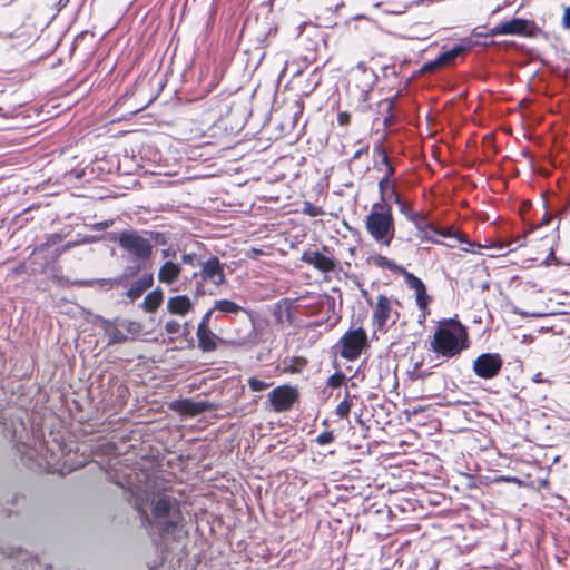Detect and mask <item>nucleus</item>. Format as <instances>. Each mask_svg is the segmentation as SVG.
Listing matches in <instances>:
<instances>
[{"instance_id":"1","label":"nucleus","mask_w":570,"mask_h":570,"mask_svg":"<svg viewBox=\"0 0 570 570\" xmlns=\"http://www.w3.org/2000/svg\"><path fill=\"white\" fill-rule=\"evenodd\" d=\"M141 522L150 534L160 539H179L185 524L180 501L169 494L155 495L150 502V513L141 511Z\"/></svg>"},{"instance_id":"2","label":"nucleus","mask_w":570,"mask_h":570,"mask_svg":"<svg viewBox=\"0 0 570 570\" xmlns=\"http://www.w3.org/2000/svg\"><path fill=\"white\" fill-rule=\"evenodd\" d=\"M6 430L27 468L47 471L53 469L57 463L56 455L46 443L38 441L36 435L29 432L22 420L12 421L11 429Z\"/></svg>"},{"instance_id":"3","label":"nucleus","mask_w":570,"mask_h":570,"mask_svg":"<svg viewBox=\"0 0 570 570\" xmlns=\"http://www.w3.org/2000/svg\"><path fill=\"white\" fill-rule=\"evenodd\" d=\"M466 341V332L460 323L453 318H444L438 324L430 342V351L438 357L449 360L459 356L468 347Z\"/></svg>"},{"instance_id":"4","label":"nucleus","mask_w":570,"mask_h":570,"mask_svg":"<svg viewBox=\"0 0 570 570\" xmlns=\"http://www.w3.org/2000/svg\"><path fill=\"white\" fill-rule=\"evenodd\" d=\"M368 235L381 246L389 247L395 236V223L392 207L387 202H376L365 217Z\"/></svg>"},{"instance_id":"5","label":"nucleus","mask_w":570,"mask_h":570,"mask_svg":"<svg viewBox=\"0 0 570 570\" xmlns=\"http://www.w3.org/2000/svg\"><path fill=\"white\" fill-rule=\"evenodd\" d=\"M118 245L127 252L136 263H146L153 256L151 246L144 230H121L118 235Z\"/></svg>"},{"instance_id":"6","label":"nucleus","mask_w":570,"mask_h":570,"mask_svg":"<svg viewBox=\"0 0 570 570\" xmlns=\"http://www.w3.org/2000/svg\"><path fill=\"white\" fill-rule=\"evenodd\" d=\"M214 309L229 316V315H237L239 312H243L246 314L249 323H250V330L248 333L240 335L237 334V336L230 341V344L234 346H244V345H255L257 344V330H256V318L255 314L250 309H246L243 306L238 305L237 303L230 301V299H217L214 302Z\"/></svg>"},{"instance_id":"7","label":"nucleus","mask_w":570,"mask_h":570,"mask_svg":"<svg viewBox=\"0 0 570 570\" xmlns=\"http://www.w3.org/2000/svg\"><path fill=\"white\" fill-rule=\"evenodd\" d=\"M367 346V334L362 327L351 328L333 346L336 354L347 361L357 360L364 347Z\"/></svg>"},{"instance_id":"8","label":"nucleus","mask_w":570,"mask_h":570,"mask_svg":"<svg viewBox=\"0 0 570 570\" xmlns=\"http://www.w3.org/2000/svg\"><path fill=\"white\" fill-rule=\"evenodd\" d=\"M415 218L416 220H413L412 223L416 227L419 232L417 237L422 242L443 244L442 242L433 237V235H440L446 238H455L461 244H471L466 235L453 233L450 228H439L434 224L430 223L422 213H420Z\"/></svg>"},{"instance_id":"9","label":"nucleus","mask_w":570,"mask_h":570,"mask_svg":"<svg viewBox=\"0 0 570 570\" xmlns=\"http://www.w3.org/2000/svg\"><path fill=\"white\" fill-rule=\"evenodd\" d=\"M224 266L217 256H210L202 262L200 269L193 274V277L199 278L197 282V289L199 291L205 284H213L220 286L226 283Z\"/></svg>"},{"instance_id":"10","label":"nucleus","mask_w":570,"mask_h":570,"mask_svg":"<svg viewBox=\"0 0 570 570\" xmlns=\"http://www.w3.org/2000/svg\"><path fill=\"white\" fill-rule=\"evenodd\" d=\"M538 31V27L534 21L513 18L508 21L500 22L492 27L484 36L495 37L499 35H511V36H534Z\"/></svg>"},{"instance_id":"11","label":"nucleus","mask_w":570,"mask_h":570,"mask_svg":"<svg viewBox=\"0 0 570 570\" xmlns=\"http://www.w3.org/2000/svg\"><path fill=\"white\" fill-rule=\"evenodd\" d=\"M145 263H137L135 266H128L125 269L124 274H121L117 277H114V278L80 279V281H75L73 285L79 286V287H83V286L97 287V288H101V289H104V288L110 289L114 287H126L128 279L137 276L138 273L140 272V269L144 267L142 266Z\"/></svg>"},{"instance_id":"12","label":"nucleus","mask_w":570,"mask_h":570,"mask_svg":"<svg viewBox=\"0 0 570 570\" xmlns=\"http://www.w3.org/2000/svg\"><path fill=\"white\" fill-rule=\"evenodd\" d=\"M503 366V360L499 353H482L473 362V372L485 380L498 376Z\"/></svg>"},{"instance_id":"13","label":"nucleus","mask_w":570,"mask_h":570,"mask_svg":"<svg viewBox=\"0 0 570 570\" xmlns=\"http://www.w3.org/2000/svg\"><path fill=\"white\" fill-rule=\"evenodd\" d=\"M297 389L291 385H281L268 393V401L275 412H286L298 401Z\"/></svg>"},{"instance_id":"14","label":"nucleus","mask_w":570,"mask_h":570,"mask_svg":"<svg viewBox=\"0 0 570 570\" xmlns=\"http://www.w3.org/2000/svg\"><path fill=\"white\" fill-rule=\"evenodd\" d=\"M217 409L218 404L205 400L194 401L193 399H179L170 403V410L185 417H194Z\"/></svg>"},{"instance_id":"15","label":"nucleus","mask_w":570,"mask_h":570,"mask_svg":"<svg viewBox=\"0 0 570 570\" xmlns=\"http://www.w3.org/2000/svg\"><path fill=\"white\" fill-rule=\"evenodd\" d=\"M301 261L322 273L334 272L338 266V262L334 257H328L318 250H304Z\"/></svg>"},{"instance_id":"16","label":"nucleus","mask_w":570,"mask_h":570,"mask_svg":"<svg viewBox=\"0 0 570 570\" xmlns=\"http://www.w3.org/2000/svg\"><path fill=\"white\" fill-rule=\"evenodd\" d=\"M392 314L391 301L385 295H380L373 311V318L379 330H383L386 326L389 320L392 318Z\"/></svg>"},{"instance_id":"17","label":"nucleus","mask_w":570,"mask_h":570,"mask_svg":"<svg viewBox=\"0 0 570 570\" xmlns=\"http://www.w3.org/2000/svg\"><path fill=\"white\" fill-rule=\"evenodd\" d=\"M196 335L198 348L204 353L214 352L217 348V341H222L209 327L204 325L197 326Z\"/></svg>"},{"instance_id":"18","label":"nucleus","mask_w":570,"mask_h":570,"mask_svg":"<svg viewBox=\"0 0 570 570\" xmlns=\"http://www.w3.org/2000/svg\"><path fill=\"white\" fill-rule=\"evenodd\" d=\"M154 285L153 273H145L140 278L134 282V284L127 289L126 296L131 302L138 299L145 291Z\"/></svg>"},{"instance_id":"19","label":"nucleus","mask_w":570,"mask_h":570,"mask_svg":"<svg viewBox=\"0 0 570 570\" xmlns=\"http://www.w3.org/2000/svg\"><path fill=\"white\" fill-rule=\"evenodd\" d=\"M193 309V303L187 295L173 296L167 301V311L174 315L184 316Z\"/></svg>"},{"instance_id":"20","label":"nucleus","mask_w":570,"mask_h":570,"mask_svg":"<svg viewBox=\"0 0 570 570\" xmlns=\"http://www.w3.org/2000/svg\"><path fill=\"white\" fill-rule=\"evenodd\" d=\"M180 272L181 267L179 264L167 261L158 271V279L160 283L173 284L178 279Z\"/></svg>"},{"instance_id":"21","label":"nucleus","mask_w":570,"mask_h":570,"mask_svg":"<svg viewBox=\"0 0 570 570\" xmlns=\"http://www.w3.org/2000/svg\"><path fill=\"white\" fill-rule=\"evenodd\" d=\"M273 316L277 324L292 323L294 317L292 302L288 298L277 302L273 309Z\"/></svg>"},{"instance_id":"22","label":"nucleus","mask_w":570,"mask_h":570,"mask_svg":"<svg viewBox=\"0 0 570 570\" xmlns=\"http://www.w3.org/2000/svg\"><path fill=\"white\" fill-rule=\"evenodd\" d=\"M468 50H469L468 46L455 45L453 48L441 52L439 55V57L442 61L443 67L449 68V67L455 66L458 58L463 56L464 53H466Z\"/></svg>"},{"instance_id":"23","label":"nucleus","mask_w":570,"mask_h":570,"mask_svg":"<svg viewBox=\"0 0 570 570\" xmlns=\"http://www.w3.org/2000/svg\"><path fill=\"white\" fill-rule=\"evenodd\" d=\"M164 299V293L160 288H156L155 291L148 293L142 303L140 304L141 308L147 313H154L160 306Z\"/></svg>"},{"instance_id":"24","label":"nucleus","mask_w":570,"mask_h":570,"mask_svg":"<svg viewBox=\"0 0 570 570\" xmlns=\"http://www.w3.org/2000/svg\"><path fill=\"white\" fill-rule=\"evenodd\" d=\"M368 261L376 267L389 269L395 274H401L404 272V267L396 264L393 259L387 258L386 256L375 254L370 256Z\"/></svg>"},{"instance_id":"25","label":"nucleus","mask_w":570,"mask_h":570,"mask_svg":"<svg viewBox=\"0 0 570 570\" xmlns=\"http://www.w3.org/2000/svg\"><path fill=\"white\" fill-rule=\"evenodd\" d=\"M229 95L219 94L218 96L212 97L208 99L207 104H209V109L212 111H216L218 116H223L227 114L230 109L229 104Z\"/></svg>"},{"instance_id":"26","label":"nucleus","mask_w":570,"mask_h":570,"mask_svg":"<svg viewBox=\"0 0 570 570\" xmlns=\"http://www.w3.org/2000/svg\"><path fill=\"white\" fill-rule=\"evenodd\" d=\"M395 97L385 98L379 102L380 112L385 115L383 118V125L385 128H390L395 122V117L392 114L394 108Z\"/></svg>"},{"instance_id":"27","label":"nucleus","mask_w":570,"mask_h":570,"mask_svg":"<svg viewBox=\"0 0 570 570\" xmlns=\"http://www.w3.org/2000/svg\"><path fill=\"white\" fill-rule=\"evenodd\" d=\"M400 275L403 276L406 286L410 289H413L415 293L425 288V284L423 283V281L415 276L413 273L406 271L405 268L404 272H401Z\"/></svg>"},{"instance_id":"28","label":"nucleus","mask_w":570,"mask_h":570,"mask_svg":"<svg viewBox=\"0 0 570 570\" xmlns=\"http://www.w3.org/2000/svg\"><path fill=\"white\" fill-rule=\"evenodd\" d=\"M415 302L419 309L423 312V318H426V315L430 313L429 304L431 303V297L426 292V287L415 293Z\"/></svg>"},{"instance_id":"29","label":"nucleus","mask_w":570,"mask_h":570,"mask_svg":"<svg viewBox=\"0 0 570 570\" xmlns=\"http://www.w3.org/2000/svg\"><path fill=\"white\" fill-rule=\"evenodd\" d=\"M442 69L445 68L443 67L442 61L438 56L435 59L423 63L422 67L416 71V75L423 76L425 73H435Z\"/></svg>"},{"instance_id":"30","label":"nucleus","mask_w":570,"mask_h":570,"mask_svg":"<svg viewBox=\"0 0 570 570\" xmlns=\"http://www.w3.org/2000/svg\"><path fill=\"white\" fill-rule=\"evenodd\" d=\"M358 69L362 70L363 78L368 81L367 89H362V97L365 100L372 90L373 85L376 81V75L373 70L365 68L362 63L358 65Z\"/></svg>"},{"instance_id":"31","label":"nucleus","mask_w":570,"mask_h":570,"mask_svg":"<svg viewBox=\"0 0 570 570\" xmlns=\"http://www.w3.org/2000/svg\"><path fill=\"white\" fill-rule=\"evenodd\" d=\"M147 240L151 246V250L155 245H165L167 243V237L164 233L155 232V230H144Z\"/></svg>"},{"instance_id":"32","label":"nucleus","mask_w":570,"mask_h":570,"mask_svg":"<svg viewBox=\"0 0 570 570\" xmlns=\"http://www.w3.org/2000/svg\"><path fill=\"white\" fill-rule=\"evenodd\" d=\"M326 384L332 389H337L347 384V377L343 372L336 371L327 379Z\"/></svg>"},{"instance_id":"33","label":"nucleus","mask_w":570,"mask_h":570,"mask_svg":"<svg viewBox=\"0 0 570 570\" xmlns=\"http://www.w3.org/2000/svg\"><path fill=\"white\" fill-rule=\"evenodd\" d=\"M391 178L392 177L383 176L379 180V184H377L379 193H380V200L379 202H386V196L385 195L387 193V189H391L392 188V183H394Z\"/></svg>"},{"instance_id":"34","label":"nucleus","mask_w":570,"mask_h":570,"mask_svg":"<svg viewBox=\"0 0 570 570\" xmlns=\"http://www.w3.org/2000/svg\"><path fill=\"white\" fill-rule=\"evenodd\" d=\"M399 206L400 213H402L410 222L416 220V216L420 213L413 210L412 205L410 203L404 202L403 199L396 204Z\"/></svg>"},{"instance_id":"35","label":"nucleus","mask_w":570,"mask_h":570,"mask_svg":"<svg viewBox=\"0 0 570 570\" xmlns=\"http://www.w3.org/2000/svg\"><path fill=\"white\" fill-rule=\"evenodd\" d=\"M63 240V236L59 233H52L47 235L45 243H42L38 249L45 250L51 246L58 245Z\"/></svg>"},{"instance_id":"36","label":"nucleus","mask_w":570,"mask_h":570,"mask_svg":"<svg viewBox=\"0 0 570 570\" xmlns=\"http://www.w3.org/2000/svg\"><path fill=\"white\" fill-rule=\"evenodd\" d=\"M88 462V459L86 456H81V459H79L78 461H75L69 458V454L66 455L65 460H63V468L68 469V471H72V470H77V469H80L82 466H85Z\"/></svg>"},{"instance_id":"37","label":"nucleus","mask_w":570,"mask_h":570,"mask_svg":"<svg viewBox=\"0 0 570 570\" xmlns=\"http://www.w3.org/2000/svg\"><path fill=\"white\" fill-rule=\"evenodd\" d=\"M352 406L353 403H350L347 400L341 401L335 409V415L340 419H347Z\"/></svg>"},{"instance_id":"38","label":"nucleus","mask_w":570,"mask_h":570,"mask_svg":"<svg viewBox=\"0 0 570 570\" xmlns=\"http://www.w3.org/2000/svg\"><path fill=\"white\" fill-rule=\"evenodd\" d=\"M107 335L109 344L124 343L127 340V336L118 328L107 330Z\"/></svg>"},{"instance_id":"39","label":"nucleus","mask_w":570,"mask_h":570,"mask_svg":"<svg viewBox=\"0 0 570 570\" xmlns=\"http://www.w3.org/2000/svg\"><path fill=\"white\" fill-rule=\"evenodd\" d=\"M302 212L305 214V215H308L311 217H317V216H321L324 214L323 209L309 202H305L303 204V209Z\"/></svg>"},{"instance_id":"40","label":"nucleus","mask_w":570,"mask_h":570,"mask_svg":"<svg viewBox=\"0 0 570 570\" xmlns=\"http://www.w3.org/2000/svg\"><path fill=\"white\" fill-rule=\"evenodd\" d=\"M269 383L257 379L256 376H252L248 379V386L254 392H261L269 387Z\"/></svg>"},{"instance_id":"41","label":"nucleus","mask_w":570,"mask_h":570,"mask_svg":"<svg viewBox=\"0 0 570 570\" xmlns=\"http://www.w3.org/2000/svg\"><path fill=\"white\" fill-rule=\"evenodd\" d=\"M306 364H307V361L304 357H301V356L292 357L287 368L291 372H301L305 367Z\"/></svg>"},{"instance_id":"42","label":"nucleus","mask_w":570,"mask_h":570,"mask_svg":"<svg viewBox=\"0 0 570 570\" xmlns=\"http://www.w3.org/2000/svg\"><path fill=\"white\" fill-rule=\"evenodd\" d=\"M335 436L332 431H324L318 434L315 439V442L320 445H327L334 441Z\"/></svg>"},{"instance_id":"43","label":"nucleus","mask_w":570,"mask_h":570,"mask_svg":"<svg viewBox=\"0 0 570 570\" xmlns=\"http://www.w3.org/2000/svg\"><path fill=\"white\" fill-rule=\"evenodd\" d=\"M381 165L384 166L383 176L393 177L395 175V167L387 155H384L383 160H381Z\"/></svg>"},{"instance_id":"44","label":"nucleus","mask_w":570,"mask_h":570,"mask_svg":"<svg viewBox=\"0 0 570 570\" xmlns=\"http://www.w3.org/2000/svg\"><path fill=\"white\" fill-rule=\"evenodd\" d=\"M101 238L102 237L96 236V235H81V234L76 235V240H77L78 246L85 245V244H92V243L99 242Z\"/></svg>"},{"instance_id":"45","label":"nucleus","mask_w":570,"mask_h":570,"mask_svg":"<svg viewBox=\"0 0 570 570\" xmlns=\"http://www.w3.org/2000/svg\"><path fill=\"white\" fill-rule=\"evenodd\" d=\"M181 263L186 265L196 266L202 264V262L198 258V255L195 253H185L181 255Z\"/></svg>"},{"instance_id":"46","label":"nucleus","mask_w":570,"mask_h":570,"mask_svg":"<svg viewBox=\"0 0 570 570\" xmlns=\"http://www.w3.org/2000/svg\"><path fill=\"white\" fill-rule=\"evenodd\" d=\"M165 331L168 334H178L181 331V325L176 320H170L166 322Z\"/></svg>"},{"instance_id":"47","label":"nucleus","mask_w":570,"mask_h":570,"mask_svg":"<svg viewBox=\"0 0 570 570\" xmlns=\"http://www.w3.org/2000/svg\"><path fill=\"white\" fill-rule=\"evenodd\" d=\"M114 223H115L114 219H106V220H101V222L91 224V225H89V227L92 230L99 232V230H105V229L111 227L114 225Z\"/></svg>"},{"instance_id":"48","label":"nucleus","mask_w":570,"mask_h":570,"mask_svg":"<svg viewBox=\"0 0 570 570\" xmlns=\"http://www.w3.org/2000/svg\"><path fill=\"white\" fill-rule=\"evenodd\" d=\"M385 196H386V199H389L395 204H397L402 200L401 195L396 190L395 183H392V188L390 189L389 193H386Z\"/></svg>"},{"instance_id":"49","label":"nucleus","mask_w":570,"mask_h":570,"mask_svg":"<svg viewBox=\"0 0 570 570\" xmlns=\"http://www.w3.org/2000/svg\"><path fill=\"white\" fill-rule=\"evenodd\" d=\"M373 153L375 156H379L381 160H383L384 155H387V151L382 141H379L374 145Z\"/></svg>"},{"instance_id":"50","label":"nucleus","mask_w":570,"mask_h":570,"mask_svg":"<svg viewBox=\"0 0 570 570\" xmlns=\"http://www.w3.org/2000/svg\"><path fill=\"white\" fill-rule=\"evenodd\" d=\"M216 309H214V306L212 308H209L202 317L200 322L198 325H204L205 327H209V322H210V317L213 315V313L215 312Z\"/></svg>"},{"instance_id":"51","label":"nucleus","mask_w":570,"mask_h":570,"mask_svg":"<svg viewBox=\"0 0 570 570\" xmlns=\"http://www.w3.org/2000/svg\"><path fill=\"white\" fill-rule=\"evenodd\" d=\"M351 116L346 111H341L337 115V121L341 126H347L350 124Z\"/></svg>"},{"instance_id":"52","label":"nucleus","mask_w":570,"mask_h":570,"mask_svg":"<svg viewBox=\"0 0 570 570\" xmlns=\"http://www.w3.org/2000/svg\"><path fill=\"white\" fill-rule=\"evenodd\" d=\"M323 305L326 306V309L327 312L328 311H332L334 313V309H335V299L331 296H326L324 302H323Z\"/></svg>"},{"instance_id":"53","label":"nucleus","mask_w":570,"mask_h":570,"mask_svg":"<svg viewBox=\"0 0 570 570\" xmlns=\"http://www.w3.org/2000/svg\"><path fill=\"white\" fill-rule=\"evenodd\" d=\"M78 246L77 244V240H70L68 243H66L59 250H58V254H61V253H65L73 247Z\"/></svg>"},{"instance_id":"54","label":"nucleus","mask_w":570,"mask_h":570,"mask_svg":"<svg viewBox=\"0 0 570 570\" xmlns=\"http://www.w3.org/2000/svg\"><path fill=\"white\" fill-rule=\"evenodd\" d=\"M311 81L314 82V88L320 85L321 77L318 75V69H314V71L311 73Z\"/></svg>"},{"instance_id":"55","label":"nucleus","mask_w":570,"mask_h":570,"mask_svg":"<svg viewBox=\"0 0 570 570\" xmlns=\"http://www.w3.org/2000/svg\"><path fill=\"white\" fill-rule=\"evenodd\" d=\"M368 150V146H364V147H361L360 149H357L354 155H353V159H360L365 153H367Z\"/></svg>"},{"instance_id":"56","label":"nucleus","mask_w":570,"mask_h":570,"mask_svg":"<svg viewBox=\"0 0 570 570\" xmlns=\"http://www.w3.org/2000/svg\"><path fill=\"white\" fill-rule=\"evenodd\" d=\"M358 396L351 392L348 389L345 390V394H344V399L343 400H347L350 403H353V400H357Z\"/></svg>"},{"instance_id":"57","label":"nucleus","mask_w":570,"mask_h":570,"mask_svg":"<svg viewBox=\"0 0 570 570\" xmlns=\"http://www.w3.org/2000/svg\"><path fill=\"white\" fill-rule=\"evenodd\" d=\"M532 381H533L534 383H550V381H549V380L543 379V375H542V373H541V372L535 373V374L533 375V377H532Z\"/></svg>"},{"instance_id":"58","label":"nucleus","mask_w":570,"mask_h":570,"mask_svg":"<svg viewBox=\"0 0 570 570\" xmlns=\"http://www.w3.org/2000/svg\"><path fill=\"white\" fill-rule=\"evenodd\" d=\"M355 375L347 379V384H345L346 389L351 392L357 389V383L354 381Z\"/></svg>"},{"instance_id":"59","label":"nucleus","mask_w":570,"mask_h":570,"mask_svg":"<svg viewBox=\"0 0 570 570\" xmlns=\"http://www.w3.org/2000/svg\"><path fill=\"white\" fill-rule=\"evenodd\" d=\"M563 23L567 28H570V7L566 9L563 14Z\"/></svg>"},{"instance_id":"60","label":"nucleus","mask_w":570,"mask_h":570,"mask_svg":"<svg viewBox=\"0 0 570 570\" xmlns=\"http://www.w3.org/2000/svg\"><path fill=\"white\" fill-rule=\"evenodd\" d=\"M515 314L518 315H521V316H528V315H531V316H541L542 314H539V313H528V312H524L522 309H519V308H514L513 311Z\"/></svg>"},{"instance_id":"61","label":"nucleus","mask_w":570,"mask_h":570,"mask_svg":"<svg viewBox=\"0 0 570 570\" xmlns=\"http://www.w3.org/2000/svg\"><path fill=\"white\" fill-rule=\"evenodd\" d=\"M118 235H119V233L110 232V233H107L106 238L109 242H117L118 243Z\"/></svg>"},{"instance_id":"62","label":"nucleus","mask_w":570,"mask_h":570,"mask_svg":"<svg viewBox=\"0 0 570 570\" xmlns=\"http://www.w3.org/2000/svg\"><path fill=\"white\" fill-rule=\"evenodd\" d=\"M551 220V216L546 212L543 215L540 225H548Z\"/></svg>"},{"instance_id":"63","label":"nucleus","mask_w":570,"mask_h":570,"mask_svg":"<svg viewBox=\"0 0 570 570\" xmlns=\"http://www.w3.org/2000/svg\"><path fill=\"white\" fill-rule=\"evenodd\" d=\"M69 2H70V0H59V1H58V8H59V10H60V9H62V8H65V7H67Z\"/></svg>"},{"instance_id":"64","label":"nucleus","mask_w":570,"mask_h":570,"mask_svg":"<svg viewBox=\"0 0 570 570\" xmlns=\"http://www.w3.org/2000/svg\"><path fill=\"white\" fill-rule=\"evenodd\" d=\"M6 415H4V412H3V409H2V405L0 404V423H3L4 425H7V423L4 422L6 420Z\"/></svg>"}]
</instances>
